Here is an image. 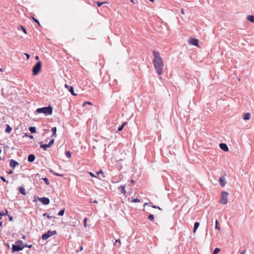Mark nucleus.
I'll return each mask as SVG.
<instances>
[{"label":"nucleus","instance_id":"1","mask_svg":"<svg viewBox=\"0 0 254 254\" xmlns=\"http://www.w3.org/2000/svg\"><path fill=\"white\" fill-rule=\"evenodd\" d=\"M154 57L153 64L157 73L160 75L162 73V69L164 66V63L162 58L158 52L152 50Z\"/></svg>","mask_w":254,"mask_h":254},{"label":"nucleus","instance_id":"2","mask_svg":"<svg viewBox=\"0 0 254 254\" xmlns=\"http://www.w3.org/2000/svg\"><path fill=\"white\" fill-rule=\"evenodd\" d=\"M36 112L37 114H44L46 116L51 115L53 113V107L49 105L47 107L39 108L37 109Z\"/></svg>","mask_w":254,"mask_h":254},{"label":"nucleus","instance_id":"3","mask_svg":"<svg viewBox=\"0 0 254 254\" xmlns=\"http://www.w3.org/2000/svg\"><path fill=\"white\" fill-rule=\"evenodd\" d=\"M23 242L21 240H17L15 242V244L12 245L11 250L12 253L19 252L23 250L24 247H22Z\"/></svg>","mask_w":254,"mask_h":254},{"label":"nucleus","instance_id":"4","mask_svg":"<svg viewBox=\"0 0 254 254\" xmlns=\"http://www.w3.org/2000/svg\"><path fill=\"white\" fill-rule=\"evenodd\" d=\"M42 65L41 61H38L35 64L32 70L33 75L36 76L39 73L41 70Z\"/></svg>","mask_w":254,"mask_h":254},{"label":"nucleus","instance_id":"5","mask_svg":"<svg viewBox=\"0 0 254 254\" xmlns=\"http://www.w3.org/2000/svg\"><path fill=\"white\" fill-rule=\"evenodd\" d=\"M56 234H57V231L56 230L53 231L49 230L47 233L42 235V239L43 240H46L51 236H53Z\"/></svg>","mask_w":254,"mask_h":254},{"label":"nucleus","instance_id":"6","mask_svg":"<svg viewBox=\"0 0 254 254\" xmlns=\"http://www.w3.org/2000/svg\"><path fill=\"white\" fill-rule=\"evenodd\" d=\"M228 193L226 191H222L221 195L220 202L223 204H225L227 203Z\"/></svg>","mask_w":254,"mask_h":254},{"label":"nucleus","instance_id":"7","mask_svg":"<svg viewBox=\"0 0 254 254\" xmlns=\"http://www.w3.org/2000/svg\"><path fill=\"white\" fill-rule=\"evenodd\" d=\"M38 199L43 205H48L50 202L49 198L46 197H38Z\"/></svg>","mask_w":254,"mask_h":254},{"label":"nucleus","instance_id":"8","mask_svg":"<svg viewBox=\"0 0 254 254\" xmlns=\"http://www.w3.org/2000/svg\"><path fill=\"white\" fill-rule=\"evenodd\" d=\"M189 43L192 45L198 46L199 41L197 39L191 38L189 40Z\"/></svg>","mask_w":254,"mask_h":254},{"label":"nucleus","instance_id":"9","mask_svg":"<svg viewBox=\"0 0 254 254\" xmlns=\"http://www.w3.org/2000/svg\"><path fill=\"white\" fill-rule=\"evenodd\" d=\"M65 87L69 91V92H70V93L72 95H73V96L76 95V94L74 93V88L72 86L68 85L66 84H65Z\"/></svg>","mask_w":254,"mask_h":254},{"label":"nucleus","instance_id":"10","mask_svg":"<svg viewBox=\"0 0 254 254\" xmlns=\"http://www.w3.org/2000/svg\"><path fill=\"white\" fill-rule=\"evenodd\" d=\"M18 165L19 163L15 160L13 159L10 160L9 166L11 168L14 169L16 167V166H18Z\"/></svg>","mask_w":254,"mask_h":254},{"label":"nucleus","instance_id":"11","mask_svg":"<svg viewBox=\"0 0 254 254\" xmlns=\"http://www.w3.org/2000/svg\"><path fill=\"white\" fill-rule=\"evenodd\" d=\"M220 148L224 151H228L229 150L227 144L224 143H221L219 144Z\"/></svg>","mask_w":254,"mask_h":254},{"label":"nucleus","instance_id":"12","mask_svg":"<svg viewBox=\"0 0 254 254\" xmlns=\"http://www.w3.org/2000/svg\"><path fill=\"white\" fill-rule=\"evenodd\" d=\"M219 182L220 185L221 187H224L225 186L226 182L225 181L224 176H222L221 177H220V178L219 179Z\"/></svg>","mask_w":254,"mask_h":254},{"label":"nucleus","instance_id":"13","mask_svg":"<svg viewBox=\"0 0 254 254\" xmlns=\"http://www.w3.org/2000/svg\"><path fill=\"white\" fill-rule=\"evenodd\" d=\"M35 159V156L33 154H30L28 156L27 160L29 162H33Z\"/></svg>","mask_w":254,"mask_h":254},{"label":"nucleus","instance_id":"14","mask_svg":"<svg viewBox=\"0 0 254 254\" xmlns=\"http://www.w3.org/2000/svg\"><path fill=\"white\" fill-rule=\"evenodd\" d=\"M251 114L249 113H246L243 114V119L244 120H248L250 119Z\"/></svg>","mask_w":254,"mask_h":254},{"label":"nucleus","instance_id":"15","mask_svg":"<svg viewBox=\"0 0 254 254\" xmlns=\"http://www.w3.org/2000/svg\"><path fill=\"white\" fill-rule=\"evenodd\" d=\"M18 191L21 194L23 195H25L26 194L25 190L23 187H19L18 188Z\"/></svg>","mask_w":254,"mask_h":254},{"label":"nucleus","instance_id":"16","mask_svg":"<svg viewBox=\"0 0 254 254\" xmlns=\"http://www.w3.org/2000/svg\"><path fill=\"white\" fill-rule=\"evenodd\" d=\"M40 144V147L41 148H42L45 151L47 150V148L50 147L48 144H42V142H41Z\"/></svg>","mask_w":254,"mask_h":254},{"label":"nucleus","instance_id":"17","mask_svg":"<svg viewBox=\"0 0 254 254\" xmlns=\"http://www.w3.org/2000/svg\"><path fill=\"white\" fill-rule=\"evenodd\" d=\"M12 130L11 127L9 125H6L5 132L10 133Z\"/></svg>","mask_w":254,"mask_h":254},{"label":"nucleus","instance_id":"18","mask_svg":"<svg viewBox=\"0 0 254 254\" xmlns=\"http://www.w3.org/2000/svg\"><path fill=\"white\" fill-rule=\"evenodd\" d=\"M247 19L252 22V23H254V15H248L247 17Z\"/></svg>","mask_w":254,"mask_h":254},{"label":"nucleus","instance_id":"19","mask_svg":"<svg viewBox=\"0 0 254 254\" xmlns=\"http://www.w3.org/2000/svg\"><path fill=\"white\" fill-rule=\"evenodd\" d=\"M126 185H122L120 186V188H121V192L123 194H125L126 193L125 190Z\"/></svg>","mask_w":254,"mask_h":254},{"label":"nucleus","instance_id":"20","mask_svg":"<svg viewBox=\"0 0 254 254\" xmlns=\"http://www.w3.org/2000/svg\"><path fill=\"white\" fill-rule=\"evenodd\" d=\"M199 226V223L198 222H195L194 224V228H193V233H195L197 230V229L198 228Z\"/></svg>","mask_w":254,"mask_h":254},{"label":"nucleus","instance_id":"21","mask_svg":"<svg viewBox=\"0 0 254 254\" xmlns=\"http://www.w3.org/2000/svg\"><path fill=\"white\" fill-rule=\"evenodd\" d=\"M29 130L32 133L36 132V128L35 127L31 126L29 127Z\"/></svg>","mask_w":254,"mask_h":254},{"label":"nucleus","instance_id":"22","mask_svg":"<svg viewBox=\"0 0 254 254\" xmlns=\"http://www.w3.org/2000/svg\"><path fill=\"white\" fill-rule=\"evenodd\" d=\"M126 124V122H124L121 126H120L118 127L117 132L122 131Z\"/></svg>","mask_w":254,"mask_h":254},{"label":"nucleus","instance_id":"23","mask_svg":"<svg viewBox=\"0 0 254 254\" xmlns=\"http://www.w3.org/2000/svg\"><path fill=\"white\" fill-rule=\"evenodd\" d=\"M64 211H65V209L64 208L62 209V210H61L60 211V212L58 213V215L59 216H63L64 213Z\"/></svg>","mask_w":254,"mask_h":254},{"label":"nucleus","instance_id":"24","mask_svg":"<svg viewBox=\"0 0 254 254\" xmlns=\"http://www.w3.org/2000/svg\"><path fill=\"white\" fill-rule=\"evenodd\" d=\"M97 4L98 6L100 7L101 5H102L104 3H107V1H104V2H100V1H97Z\"/></svg>","mask_w":254,"mask_h":254},{"label":"nucleus","instance_id":"25","mask_svg":"<svg viewBox=\"0 0 254 254\" xmlns=\"http://www.w3.org/2000/svg\"><path fill=\"white\" fill-rule=\"evenodd\" d=\"M65 155L67 158H70L71 155V153L69 151H66L65 152Z\"/></svg>","mask_w":254,"mask_h":254},{"label":"nucleus","instance_id":"26","mask_svg":"<svg viewBox=\"0 0 254 254\" xmlns=\"http://www.w3.org/2000/svg\"><path fill=\"white\" fill-rule=\"evenodd\" d=\"M215 223V229H217V230H220V228L218 226V221L217 219H216Z\"/></svg>","mask_w":254,"mask_h":254},{"label":"nucleus","instance_id":"27","mask_svg":"<svg viewBox=\"0 0 254 254\" xmlns=\"http://www.w3.org/2000/svg\"><path fill=\"white\" fill-rule=\"evenodd\" d=\"M220 251V249L219 248H216L213 251V254H217Z\"/></svg>","mask_w":254,"mask_h":254},{"label":"nucleus","instance_id":"28","mask_svg":"<svg viewBox=\"0 0 254 254\" xmlns=\"http://www.w3.org/2000/svg\"><path fill=\"white\" fill-rule=\"evenodd\" d=\"M43 180L44 181L45 183L47 185H49V184H50V182L49 181V180L48 178H42Z\"/></svg>","mask_w":254,"mask_h":254},{"label":"nucleus","instance_id":"29","mask_svg":"<svg viewBox=\"0 0 254 254\" xmlns=\"http://www.w3.org/2000/svg\"><path fill=\"white\" fill-rule=\"evenodd\" d=\"M22 247H24V248H31L32 247V245H28V244H22Z\"/></svg>","mask_w":254,"mask_h":254},{"label":"nucleus","instance_id":"30","mask_svg":"<svg viewBox=\"0 0 254 254\" xmlns=\"http://www.w3.org/2000/svg\"><path fill=\"white\" fill-rule=\"evenodd\" d=\"M148 219L150 221H153L154 219V215L153 214H149L148 216Z\"/></svg>","mask_w":254,"mask_h":254},{"label":"nucleus","instance_id":"31","mask_svg":"<svg viewBox=\"0 0 254 254\" xmlns=\"http://www.w3.org/2000/svg\"><path fill=\"white\" fill-rule=\"evenodd\" d=\"M55 140L54 139H51L49 143L48 144L49 145V146L50 147L54 143Z\"/></svg>","mask_w":254,"mask_h":254},{"label":"nucleus","instance_id":"32","mask_svg":"<svg viewBox=\"0 0 254 254\" xmlns=\"http://www.w3.org/2000/svg\"><path fill=\"white\" fill-rule=\"evenodd\" d=\"M44 216H46L48 218L51 219V218H54V217L50 216L48 213H45L43 215Z\"/></svg>","mask_w":254,"mask_h":254},{"label":"nucleus","instance_id":"33","mask_svg":"<svg viewBox=\"0 0 254 254\" xmlns=\"http://www.w3.org/2000/svg\"><path fill=\"white\" fill-rule=\"evenodd\" d=\"M140 201V199L137 198H133L132 200V202H139Z\"/></svg>","mask_w":254,"mask_h":254},{"label":"nucleus","instance_id":"34","mask_svg":"<svg viewBox=\"0 0 254 254\" xmlns=\"http://www.w3.org/2000/svg\"><path fill=\"white\" fill-rule=\"evenodd\" d=\"M0 179L4 182L8 183V181L3 176H0Z\"/></svg>","mask_w":254,"mask_h":254},{"label":"nucleus","instance_id":"35","mask_svg":"<svg viewBox=\"0 0 254 254\" xmlns=\"http://www.w3.org/2000/svg\"><path fill=\"white\" fill-rule=\"evenodd\" d=\"M87 219L86 218H85L83 220V224L84 227H86L87 226Z\"/></svg>","mask_w":254,"mask_h":254},{"label":"nucleus","instance_id":"36","mask_svg":"<svg viewBox=\"0 0 254 254\" xmlns=\"http://www.w3.org/2000/svg\"><path fill=\"white\" fill-rule=\"evenodd\" d=\"M118 243L120 245L121 244V240H120V239H118L116 240V241H115V243L114 244V245H116V244H117V243Z\"/></svg>","mask_w":254,"mask_h":254},{"label":"nucleus","instance_id":"37","mask_svg":"<svg viewBox=\"0 0 254 254\" xmlns=\"http://www.w3.org/2000/svg\"><path fill=\"white\" fill-rule=\"evenodd\" d=\"M20 28H21V29L22 30V31L25 33V34H27V32H26V29L23 26H20Z\"/></svg>","mask_w":254,"mask_h":254},{"label":"nucleus","instance_id":"38","mask_svg":"<svg viewBox=\"0 0 254 254\" xmlns=\"http://www.w3.org/2000/svg\"><path fill=\"white\" fill-rule=\"evenodd\" d=\"M31 18L34 22L39 23V21L36 18H34L33 16H31Z\"/></svg>","mask_w":254,"mask_h":254},{"label":"nucleus","instance_id":"39","mask_svg":"<svg viewBox=\"0 0 254 254\" xmlns=\"http://www.w3.org/2000/svg\"><path fill=\"white\" fill-rule=\"evenodd\" d=\"M51 130L53 132H57V127H52L51 129Z\"/></svg>","mask_w":254,"mask_h":254},{"label":"nucleus","instance_id":"40","mask_svg":"<svg viewBox=\"0 0 254 254\" xmlns=\"http://www.w3.org/2000/svg\"><path fill=\"white\" fill-rule=\"evenodd\" d=\"M83 250V247L80 246L78 250H76L77 252H81Z\"/></svg>","mask_w":254,"mask_h":254},{"label":"nucleus","instance_id":"41","mask_svg":"<svg viewBox=\"0 0 254 254\" xmlns=\"http://www.w3.org/2000/svg\"><path fill=\"white\" fill-rule=\"evenodd\" d=\"M96 174L97 175H99L100 174H102V175H103L104 173H103L102 170H100L99 172H97Z\"/></svg>","mask_w":254,"mask_h":254},{"label":"nucleus","instance_id":"42","mask_svg":"<svg viewBox=\"0 0 254 254\" xmlns=\"http://www.w3.org/2000/svg\"><path fill=\"white\" fill-rule=\"evenodd\" d=\"M152 207L153 208H158V209H159L160 210H161L160 207H159V206H157L156 205H152Z\"/></svg>","mask_w":254,"mask_h":254},{"label":"nucleus","instance_id":"43","mask_svg":"<svg viewBox=\"0 0 254 254\" xmlns=\"http://www.w3.org/2000/svg\"><path fill=\"white\" fill-rule=\"evenodd\" d=\"M8 219L10 221H13V217L10 216L9 215H8Z\"/></svg>","mask_w":254,"mask_h":254},{"label":"nucleus","instance_id":"44","mask_svg":"<svg viewBox=\"0 0 254 254\" xmlns=\"http://www.w3.org/2000/svg\"><path fill=\"white\" fill-rule=\"evenodd\" d=\"M90 175L92 177H95L97 178V177L92 172H89Z\"/></svg>","mask_w":254,"mask_h":254},{"label":"nucleus","instance_id":"45","mask_svg":"<svg viewBox=\"0 0 254 254\" xmlns=\"http://www.w3.org/2000/svg\"><path fill=\"white\" fill-rule=\"evenodd\" d=\"M24 54L26 56L27 59H29L30 57V55L27 53H25Z\"/></svg>","mask_w":254,"mask_h":254},{"label":"nucleus","instance_id":"46","mask_svg":"<svg viewBox=\"0 0 254 254\" xmlns=\"http://www.w3.org/2000/svg\"><path fill=\"white\" fill-rule=\"evenodd\" d=\"M53 174H54L55 176H60V177L63 176V175H62L60 174H59V173H53Z\"/></svg>","mask_w":254,"mask_h":254},{"label":"nucleus","instance_id":"47","mask_svg":"<svg viewBox=\"0 0 254 254\" xmlns=\"http://www.w3.org/2000/svg\"><path fill=\"white\" fill-rule=\"evenodd\" d=\"M25 135L27 136H28L30 138H33V136L32 135H28L27 133H25Z\"/></svg>","mask_w":254,"mask_h":254},{"label":"nucleus","instance_id":"48","mask_svg":"<svg viewBox=\"0 0 254 254\" xmlns=\"http://www.w3.org/2000/svg\"><path fill=\"white\" fill-rule=\"evenodd\" d=\"M90 202L91 203H98V201L96 200H94V201H92L91 199H90Z\"/></svg>","mask_w":254,"mask_h":254},{"label":"nucleus","instance_id":"49","mask_svg":"<svg viewBox=\"0 0 254 254\" xmlns=\"http://www.w3.org/2000/svg\"><path fill=\"white\" fill-rule=\"evenodd\" d=\"M4 216V212L0 211V216Z\"/></svg>","mask_w":254,"mask_h":254},{"label":"nucleus","instance_id":"50","mask_svg":"<svg viewBox=\"0 0 254 254\" xmlns=\"http://www.w3.org/2000/svg\"><path fill=\"white\" fill-rule=\"evenodd\" d=\"M84 104H89V105H91L92 103L90 102H84Z\"/></svg>","mask_w":254,"mask_h":254},{"label":"nucleus","instance_id":"51","mask_svg":"<svg viewBox=\"0 0 254 254\" xmlns=\"http://www.w3.org/2000/svg\"><path fill=\"white\" fill-rule=\"evenodd\" d=\"M246 252V250H245L244 251H242L240 254H245Z\"/></svg>","mask_w":254,"mask_h":254},{"label":"nucleus","instance_id":"52","mask_svg":"<svg viewBox=\"0 0 254 254\" xmlns=\"http://www.w3.org/2000/svg\"><path fill=\"white\" fill-rule=\"evenodd\" d=\"M4 216H5V215H8V216L9 215L8 214V211H7V210L6 209V211H5V213H4Z\"/></svg>","mask_w":254,"mask_h":254},{"label":"nucleus","instance_id":"53","mask_svg":"<svg viewBox=\"0 0 254 254\" xmlns=\"http://www.w3.org/2000/svg\"><path fill=\"white\" fill-rule=\"evenodd\" d=\"M57 134L56 132H53L52 136L56 137Z\"/></svg>","mask_w":254,"mask_h":254},{"label":"nucleus","instance_id":"54","mask_svg":"<svg viewBox=\"0 0 254 254\" xmlns=\"http://www.w3.org/2000/svg\"><path fill=\"white\" fill-rule=\"evenodd\" d=\"M35 59L36 60H38L39 58V57L38 56H36Z\"/></svg>","mask_w":254,"mask_h":254},{"label":"nucleus","instance_id":"55","mask_svg":"<svg viewBox=\"0 0 254 254\" xmlns=\"http://www.w3.org/2000/svg\"><path fill=\"white\" fill-rule=\"evenodd\" d=\"M22 238L23 239L25 240L26 239V236L25 235H23Z\"/></svg>","mask_w":254,"mask_h":254},{"label":"nucleus","instance_id":"56","mask_svg":"<svg viewBox=\"0 0 254 254\" xmlns=\"http://www.w3.org/2000/svg\"><path fill=\"white\" fill-rule=\"evenodd\" d=\"M181 13H182V14H184V13H184V10L183 9H181Z\"/></svg>","mask_w":254,"mask_h":254},{"label":"nucleus","instance_id":"57","mask_svg":"<svg viewBox=\"0 0 254 254\" xmlns=\"http://www.w3.org/2000/svg\"><path fill=\"white\" fill-rule=\"evenodd\" d=\"M12 173H13V171H12V170H10V171H9V172H8V174H12Z\"/></svg>","mask_w":254,"mask_h":254},{"label":"nucleus","instance_id":"58","mask_svg":"<svg viewBox=\"0 0 254 254\" xmlns=\"http://www.w3.org/2000/svg\"><path fill=\"white\" fill-rule=\"evenodd\" d=\"M2 221H0V227L2 226Z\"/></svg>","mask_w":254,"mask_h":254},{"label":"nucleus","instance_id":"59","mask_svg":"<svg viewBox=\"0 0 254 254\" xmlns=\"http://www.w3.org/2000/svg\"><path fill=\"white\" fill-rule=\"evenodd\" d=\"M130 182H131V183H134V180H131Z\"/></svg>","mask_w":254,"mask_h":254},{"label":"nucleus","instance_id":"60","mask_svg":"<svg viewBox=\"0 0 254 254\" xmlns=\"http://www.w3.org/2000/svg\"><path fill=\"white\" fill-rule=\"evenodd\" d=\"M131 1V2H132V3H135V2L134 1V0H130Z\"/></svg>","mask_w":254,"mask_h":254},{"label":"nucleus","instance_id":"61","mask_svg":"<svg viewBox=\"0 0 254 254\" xmlns=\"http://www.w3.org/2000/svg\"><path fill=\"white\" fill-rule=\"evenodd\" d=\"M147 204H148L147 203H145L144 204L143 206H145V205H147Z\"/></svg>","mask_w":254,"mask_h":254},{"label":"nucleus","instance_id":"62","mask_svg":"<svg viewBox=\"0 0 254 254\" xmlns=\"http://www.w3.org/2000/svg\"><path fill=\"white\" fill-rule=\"evenodd\" d=\"M6 246H7V247L9 248V246L8 244H6Z\"/></svg>","mask_w":254,"mask_h":254},{"label":"nucleus","instance_id":"63","mask_svg":"<svg viewBox=\"0 0 254 254\" xmlns=\"http://www.w3.org/2000/svg\"><path fill=\"white\" fill-rule=\"evenodd\" d=\"M86 104H84V102L83 103L82 106H85Z\"/></svg>","mask_w":254,"mask_h":254},{"label":"nucleus","instance_id":"64","mask_svg":"<svg viewBox=\"0 0 254 254\" xmlns=\"http://www.w3.org/2000/svg\"><path fill=\"white\" fill-rule=\"evenodd\" d=\"M151 2H153L154 1V0H149Z\"/></svg>","mask_w":254,"mask_h":254}]
</instances>
